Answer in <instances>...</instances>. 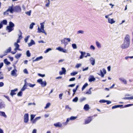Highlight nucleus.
I'll return each instance as SVG.
<instances>
[{
  "mask_svg": "<svg viewBox=\"0 0 133 133\" xmlns=\"http://www.w3.org/2000/svg\"><path fill=\"white\" fill-rule=\"evenodd\" d=\"M44 23L43 22V23H41L40 24L41 25V29H40L39 27H38V31H37L38 32V33H41L42 32L43 33H46L45 31L44 30V25L43 24V23Z\"/></svg>",
  "mask_w": 133,
  "mask_h": 133,
  "instance_id": "f257e3e1",
  "label": "nucleus"
},
{
  "mask_svg": "<svg viewBox=\"0 0 133 133\" xmlns=\"http://www.w3.org/2000/svg\"><path fill=\"white\" fill-rule=\"evenodd\" d=\"M130 42L124 41V43L121 46V48L123 49L127 48L129 46Z\"/></svg>",
  "mask_w": 133,
  "mask_h": 133,
  "instance_id": "f03ea898",
  "label": "nucleus"
},
{
  "mask_svg": "<svg viewBox=\"0 0 133 133\" xmlns=\"http://www.w3.org/2000/svg\"><path fill=\"white\" fill-rule=\"evenodd\" d=\"M61 44H64L65 46L68 44V42L70 41V39L69 38H64L63 39L61 40Z\"/></svg>",
  "mask_w": 133,
  "mask_h": 133,
  "instance_id": "7ed1b4c3",
  "label": "nucleus"
},
{
  "mask_svg": "<svg viewBox=\"0 0 133 133\" xmlns=\"http://www.w3.org/2000/svg\"><path fill=\"white\" fill-rule=\"evenodd\" d=\"M37 82L41 85L42 87H44L46 85V83L45 81H43L42 79H38L37 80Z\"/></svg>",
  "mask_w": 133,
  "mask_h": 133,
  "instance_id": "20e7f679",
  "label": "nucleus"
},
{
  "mask_svg": "<svg viewBox=\"0 0 133 133\" xmlns=\"http://www.w3.org/2000/svg\"><path fill=\"white\" fill-rule=\"evenodd\" d=\"M97 115L96 114L94 116L88 117V118L85 121L84 124H87L89 123L92 120V118L94 116H97Z\"/></svg>",
  "mask_w": 133,
  "mask_h": 133,
  "instance_id": "39448f33",
  "label": "nucleus"
},
{
  "mask_svg": "<svg viewBox=\"0 0 133 133\" xmlns=\"http://www.w3.org/2000/svg\"><path fill=\"white\" fill-rule=\"evenodd\" d=\"M14 45L16 47V48L15 49V51L14 52L11 51V53L13 54H15L16 52V50H20L19 48V45L18 43H14Z\"/></svg>",
  "mask_w": 133,
  "mask_h": 133,
  "instance_id": "423d86ee",
  "label": "nucleus"
},
{
  "mask_svg": "<svg viewBox=\"0 0 133 133\" xmlns=\"http://www.w3.org/2000/svg\"><path fill=\"white\" fill-rule=\"evenodd\" d=\"M7 11L9 12L11 14H13L14 12V6L13 5L11 6H9L7 9Z\"/></svg>",
  "mask_w": 133,
  "mask_h": 133,
  "instance_id": "0eeeda50",
  "label": "nucleus"
},
{
  "mask_svg": "<svg viewBox=\"0 0 133 133\" xmlns=\"http://www.w3.org/2000/svg\"><path fill=\"white\" fill-rule=\"evenodd\" d=\"M29 121V114L28 113L25 114L24 116V122L25 123H27Z\"/></svg>",
  "mask_w": 133,
  "mask_h": 133,
  "instance_id": "6e6552de",
  "label": "nucleus"
},
{
  "mask_svg": "<svg viewBox=\"0 0 133 133\" xmlns=\"http://www.w3.org/2000/svg\"><path fill=\"white\" fill-rule=\"evenodd\" d=\"M14 12H18L20 11L21 10V9L20 6H16L14 7Z\"/></svg>",
  "mask_w": 133,
  "mask_h": 133,
  "instance_id": "1a4fd4ad",
  "label": "nucleus"
},
{
  "mask_svg": "<svg viewBox=\"0 0 133 133\" xmlns=\"http://www.w3.org/2000/svg\"><path fill=\"white\" fill-rule=\"evenodd\" d=\"M5 105L4 102L1 99H0V109L4 108Z\"/></svg>",
  "mask_w": 133,
  "mask_h": 133,
  "instance_id": "9d476101",
  "label": "nucleus"
},
{
  "mask_svg": "<svg viewBox=\"0 0 133 133\" xmlns=\"http://www.w3.org/2000/svg\"><path fill=\"white\" fill-rule=\"evenodd\" d=\"M103 73L102 71L101 70H100V72L101 74H98L100 75L102 77H103L104 76V74H105L106 73V72L105 69H103Z\"/></svg>",
  "mask_w": 133,
  "mask_h": 133,
  "instance_id": "9b49d317",
  "label": "nucleus"
},
{
  "mask_svg": "<svg viewBox=\"0 0 133 133\" xmlns=\"http://www.w3.org/2000/svg\"><path fill=\"white\" fill-rule=\"evenodd\" d=\"M18 89L17 88H16L14 90H11L10 93V95L12 97H13L14 95H15L16 94V93L15 92Z\"/></svg>",
  "mask_w": 133,
  "mask_h": 133,
  "instance_id": "f8f14e48",
  "label": "nucleus"
},
{
  "mask_svg": "<svg viewBox=\"0 0 133 133\" xmlns=\"http://www.w3.org/2000/svg\"><path fill=\"white\" fill-rule=\"evenodd\" d=\"M130 36L129 35H126L125 37L124 41L130 42Z\"/></svg>",
  "mask_w": 133,
  "mask_h": 133,
  "instance_id": "ddd939ff",
  "label": "nucleus"
},
{
  "mask_svg": "<svg viewBox=\"0 0 133 133\" xmlns=\"http://www.w3.org/2000/svg\"><path fill=\"white\" fill-rule=\"evenodd\" d=\"M56 49L59 51L63 52L64 53H66L67 51L65 49H64L60 47H59L56 48Z\"/></svg>",
  "mask_w": 133,
  "mask_h": 133,
  "instance_id": "4468645a",
  "label": "nucleus"
},
{
  "mask_svg": "<svg viewBox=\"0 0 133 133\" xmlns=\"http://www.w3.org/2000/svg\"><path fill=\"white\" fill-rule=\"evenodd\" d=\"M6 30L8 31L9 32H10L14 30V28L10 26H8L6 27Z\"/></svg>",
  "mask_w": 133,
  "mask_h": 133,
  "instance_id": "2eb2a0df",
  "label": "nucleus"
},
{
  "mask_svg": "<svg viewBox=\"0 0 133 133\" xmlns=\"http://www.w3.org/2000/svg\"><path fill=\"white\" fill-rule=\"evenodd\" d=\"M54 125L56 127L61 128L62 126V124L59 122L54 124Z\"/></svg>",
  "mask_w": 133,
  "mask_h": 133,
  "instance_id": "dca6fc26",
  "label": "nucleus"
},
{
  "mask_svg": "<svg viewBox=\"0 0 133 133\" xmlns=\"http://www.w3.org/2000/svg\"><path fill=\"white\" fill-rule=\"evenodd\" d=\"M119 80L122 82L124 84H127V81L126 80L123 78H119Z\"/></svg>",
  "mask_w": 133,
  "mask_h": 133,
  "instance_id": "f3484780",
  "label": "nucleus"
},
{
  "mask_svg": "<svg viewBox=\"0 0 133 133\" xmlns=\"http://www.w3.org/2000/svg\"><path fill=\"white\" fill-rule=\"evenodd\" d=\"M25 83L24 84V85L23 86V87L21 89V90L22 91H24L25 89H26V85H27V83L26 82V80H25Z\"/></svg>",
  "mask_w": 133,
  "mask_h": 133,
  "instance_id": "a211bd4d",
  "label": "nucleus"
},
{
  "mask_svg": "<svg viewBox=\"0 0 133 133\" xmlns=\"http://www.w3.org/2000/svg\"><path fill=\"white\" fill-rule=\"evenodd\" d=\"M90 62L92 65H94L95 64V59L91 57L90 59Z\"/></svg>",
  "mask_w": 133,
  "mask_h": 133,
  "instance_id": "6ab92c4d",
  "label": "nucleus"
},
{
  "mask_svg": "<svg viewBox=\"0 0 133 133\" xmlns=\"http://www.w3.org/2000/svg\"><path fill=\"white\" fill-rule=\"evenodd\" d=\"M108 22L111 24H112L115 22V21H114L113 19H110V18L108 19Z\"/></svg>",
  "mask_w": 133,
  "mask_h": 133,
  "instance_id": "aec40b11",
  "label": "nucleus"
},
{
  "mask_svg": "<svg viewBox=\"0 0 133 133\" xmlns=\"http://www.w3.org/2000/svg\"><path fill=\"white\" fill-rule=\"evenodd\" d=\"M35 44V43L33 40L31 39L30 43H28V46L30 47L32 45Z\"/></svg>",
  "mask_w": 133,
  "mask_h": 133,
  "instance_id": "412c9836",
  "label": "nucleus"
},
{
  "mask_svg": "<svg viewBox=\"0 0 133 133\" xmlns=\"http://www.w3.org/2000/svg\"><path fill=\"white\" fill-rule=\"evenodd\" d=\"M90 108L89 107V105L88 104H85L84 107V109L85 111L88 110Z\"/></svg>",
  "mask_w": 133,
  "mask_h": 133,
  "instance_id": "4be33fe9",
  "label": "nucleus"
},
{
  "mask_svg": "<svg viewBox=\"0 0 133 133\" xmlns=\"http://www.w3.org/2000/svg\"><path fill=\"white\" fill-rule=\"evenodd\" d=\"M1 23L2 24V25H6L7 24V21L6 19L3 20L1 22Z\"/></svg>",
  "mask_w": 133,
  "mask_h": 133,
  "instance_id": "5701e85b",
  "label": "nucleus"
},
{
  "mask_svg": "<svg viewBox=\"0 0 133 133\" xmlns=\"http://www.w3.org/2000/svg\"><path fill=\"white\" fill-rule=\"evenodd\" d=\"M4 63L7 65H9L10 64V63L8 61V59L6 58L4 59Z\"/></svg>",
  "mask_w": 133,
  "mask_h": 133,
  "instance_id": "b1692460",
  "label": "nucleus"
},
{
  "mask_svg": "<svg viewBox=\"0 0 133 133\" xmlns=\"http://www.w3.org/2000/svg\"><path fill=\"white\" fill-rule=\"evenodd\" d=\"M0 115L2 116H3L5 118L6 117V115L4 112L0 111Z\"/></svg>",
  "mask_w": 133,
  "mask_h": 133,
  "instance_id": "393cba45",
  "label": "nucleus"
},
{
  "mask_svg": "<svg viewBox=\"0 0 133 133\" xmlns=\"http://www.w3.org/2000/svg\"><path fill=\"white\" fill-rule=\"evenodd\" d=\"M43 57L42 56H40V57H37L36 59L33 60V62L36 61H38L39 60L43 58Z\"/></svg>",
  "mask_w": 133,
  "mask_h": 133,
  "instance_id": "a878e982",
  "label": "nucleus"
},
{
  "mask_svg": "<svg viewBox=\"0 0 133 133\" xmlns=\"http://www.w3.org/2000/svg\"><path fill=\"white\" fill-rule=\"evenodd\" d=\"M124 99H133V96L129 97H124L122 98Z\"/></svg>",
  "mask_w": 133,
  "mask_h": 133,
  "instance_id": "bb28decb",
  "label": "nucleus"
},
{
  "mask_svg": "<svg viewBox=\"0 0 133 133\" xmlns=\"http://www.w3.org/2000/svg\"><path fill=\"white\" fill-rule=\"evenodd\" d=\"M16 71H17L16 69H14L12 70L11 72V74L12 75L14 76L16 74Z\"/></svg>",
  "mask_w": 133,
  "mask_h": 133,
  "instance_id": "cd10ccee",
  "label": "nucleus"
},
{
  "mask_svg": "<svg viewBox=\"0 0 133 133\" xmlns=\"http://www.w3.org/2000/svg\"><path fill=\"white\" fill-rule=\"evenodd\" d=\"M9 26L13 28V27L15 25L12 22H9Z\"/></svg>",
  "mask_w": 133,
  "mask_h": 133,
  "instance_id": "c85d7f7f",
  "label": "nucleus"
},
{
  "mask_svg": "<svg viewBox=\"0 0 133 133\" xmlns=\"http://www.w3.org/2000/svg\"><path fill=\"white\" fill-rule=\"evenodd\" d=\"M88 85V84L87 83H85L84 85L83 86L82 89V90H83L86 87H87Z\"/></svg>",
  "mask_w": 133,
  "mask_h": 133,
  "instance_id": "c756f323",
  "label": "nucleus"
},
{
  "mask_svg": "<svg viewBox=\"0 0 133 133\" xmlns=\"http://www.w3.org/2000/svg\"><path fill=\"white\" fill-rule=\"evenodd\" d=\"M21 56V54H17L15 56V57L17 59H18L20 58V57Z\"/></svg>",
  "mask_w": 133,
  "mask_h": 133,
  "instance_id": "7c9ffc66",
  "label": "nucleus"
},
{
  "mask_svg": "<svg viewBox=\"0 0 133 133\" xmlns=\"http://www.w3.org/2000/svg\"><path fill=\"white\" fill-rule=\"evenodd\" d=\"M96 45L97 47L98 48H100L101 47L100 44L98 41L96 42Z\"/></svg>",
  "mask_w": 133,
  "mask_h": 133,
  "instance_id": "2f4dec72",
  "label": "nucleus"
},
{
  "mask_svg": "<svg viewBox=\"0 0 133 133\" xmlns=\"http://www.w3.org/2000/svg\"><path fill=\"white\" fill-rule=\"evenodd\" d=\"M92 89V88H90L89 89V90L88 91L86 92H85L86 94H91V90Z\"/></svg>",
  "mask_w": 133,
  "mask_h": 133,
  "instance_id": "473e14b6",
  "label": "nucleus"
},
{
  "mask_svg": "<svg viewBox=\"0 0 133 133\" xmlns=\"http://www.w3.org/2000/svg\"><path fill=\"white\" fill-rule=\"evenodd\" d=\"M95 79V78L94 77H92L90 78L89 79V81L90 82H92V81H94Z\"/></svg>",
  "mask_w": 133,
  "mask_h": 133,
  "instance_id": "72a5a7b5",
  "label": "nucleus"
},
{
  "mask_svg": "<svg viewBox=\"0 0 133 133\" xmlns=\"http://www.w3.org/2000/svg\"><path fill=\"white\" fill-rule=\"evenodd\" d=\"M26 55L28 57H30V56L31 54L29 50H28L26 51Z\"/></svg>",
  "mask_w": 133,
  "mask_h": 133,
  "instance_id": "f704fd0d",
  "label": "nucleus"
},
{
  "mask_svg": "<svg viewBox=\"0 0 133 133\" xmlns=\"http://www.w3.org/2000/svg\"><path fill=\"white\" fill-rule=\"evenodd\" d=\"M30 116V120L31 121H32L33 119L35 117V115L33 114H31V115Z\"/></svg>",
  "mask_w": 133,
  "mask_h": 133,
  "instance_id": "c9c22d12",
  "label": "nucleus"
},
{
  "mask_svg": "<svg viewBox=\"0 0 133 133\" xmlns=\"http://www.w3.org/2000/svg\"><path fill=\"white\" fill-rule=\"evenodd\" d=\"M28 85L29 87L31 88H33L36 85V84H32L31 83H29L28 84Z\"/></svg>",
  "mask_w": 133,
  "mask_h": 133,
  "instance_id": "e433bc0d",
  "label": "nucleus"
},
{
  "mask_svg": "<svg viewBox=\"0 0 133 133\" xmlns=\"http://www.w3.org/2000/svg\"><path fill=\"white\" fill-rule=\"evenodd\" d=\"M82 64L81 63H77L75 66V68H78L80 67L81 66Z\"/></svg>",
  "mask_w": 133,
  "mask_h": 133,
  "instance_id": "4c0bfd02",
  "label": "nucleus"
},
{
  "mask_svg": "<svg viewBox=\"0 0 133 133\" xmlns=\"http://www.w3.org/2000/svg\"><path fill=\"white\" fill-rule=\"evenodd\" d=\"M50 105V103H47L46 105V106L44 107V108L46 109L49 108V107Z\"/></svg>",
  "mask_w": 133,
  "mask_h": 133,
  "instance_id": "58836bf2",
  "label": "nucleus"
},
{
  "mask_svg": "<svg viewBox=\"0 0 133 133\" xmlns=\"http://www.w3.org/2000/svg\"><path fill=\"white\" fill-rule=\"evenodd\" d=\"M35 24L34 23H32L30 25L29 28L30 29H32L33 27V26Z\"/></svg>",
  "mask_w": 133,
  "mask_h": 133,
  "instance_id": "ea45409f",
  "label": "nucleus"
},
{
  "mask_svg": "<svg viewBox=\"0 0 133 133\" xmlns=\"http://www.w3.org/2000/svg\"><path fill=\"white\" fill-rule=\"evenodd\" d=\"M70 119L71 120H73L77 118V117H75L73 116H72L70 117Z\"/></svg>",
  "mask_w": 133,
  "mask_h": 133,
  "instance_id": "a19ab883",
  "label": "nucleus"
},
{
  "mask_svg": "<svg viewBox=\"0 0 133 133\" xmlns=\"http://www.w3.org/2000/svg\"><path fill=\"white\" fill-rule=\"evenodd\" d=\"M22 91L21 90L17 94V96H22Z\"/></svg>",
  "mask_w": 133,
  "mask_h": 133,
  "instance_id": "79ce46f5",
  "label": "nucleus"
},
{
  "mask_svg": "<svg viewBox=\"0 0 133 133\" xmlns=\"http://www.w3.org/2000/svg\"><path fill=\"white\" fill-rule=\"evenodd\" d=\"M78 100V98L77 97H76L72 100V101L74 102H77Z\"/></svg>",
  "mask_w": 133,
  "mask_h": 133,
  "instance_id": "37998d69",
  "label": "nucleus"
},
{
  "mask_svg": "<svg viewBox=\"0 0 133 133\" xmlns=\"http://www.w3.org/2000/svg\"><path fill=\"white\" fill-rule=\"evenodd\" d=\"M70 120V118H67L66 122L64 123V124L65 125H66Z\"/></svg>",
  "mask_w": 133,
  "mask_h": 133,
  "instance_id": "c03bdc74",
  "label": "nucleus"
},
{
  "mask_svg": "<svg viewBox=\"0 0 133 133\" xmlns=\"http://www.w3.org/2000/svg\"><path fill=\"white\" fill-rule=\"evenodd\" d=\"M45 2L47 3L45 5V6L46 7H48L49 6L50 4V1H45Z\"/></svg>",
  "mask_w": 133,
  "mask_h": 133,
  "instance_id": "a18cd8bd",
  "label": "nucleus"
},
{
  "mask_svg": "<svg viewBox=\"0 0 133 133\" xmlns=\"http://www.w3.org/2000/svg\"><path fill=\"white\" fill-rule=\"evenodd\" d=\"M72 46L74 49H76L77 48V46L76 44H72Z\"/></svg>",
  "mask_w": 133,
  "mask_h": 133,
  "instance_id": "49530a36",
  "label": "nucleus"
},
{
  "mask_svg": "<svg viewBox=\"0 0 133 133\" xmlns=\"http://www.w3.org/2000/svg\"><path fill=\"white\" fill-rule=\"evenodd\" d=\"M133 104H129L127 105H125L124 106L123 108H126L127 107H129V106H131Z\"/></svg>",
  "mask_w": 133,
  "mask_h": 133,
  "instance_id": "de8ad7c7",
  "label": "nucleus"
},
{
  "mask_svg": "<svg viewBox=\"0 0 133 133\" xmlns=\"http://www.w3.org/2000/svg\"><path fill=\"white\" fill-rule=\"evenodd\" d=\"M51 50V49L50 48H49L46 49L45 51H44L45 53H46L48 52L49 51Z\"/></svg>",
  "mask_w": 133,
  "mask_h": 133,
  "instance_id": "09e8293b",
  "label": "nucleus"
},
{
  "mask_svg": "<svg viewBox=\"0 0 133 133\" xmlns=\"http://www.w3.org/2000/svg\"><path fill=\"white\" fill-rule=\"evenodd\" d=\"M4 78L3 75L1 73V72H0V79H3Z\"/></svg>",
  "mask_w": 133,
  "mask_h": 133,
  "instance_id": "8fccbe9b",
  "label": "nucleus"
},
{
  "mask_svg": "<svg viewBox=\"0 0 133 133\" xmlns=\"http://www.w3.org/2000/svg\"><path fill=\"white\" fill-rule=\"evenodd\" d=\"M8 11H7V10L5 12H4L3 14L4 15H9V12Z\"/></svg>",
  "mask_w": 133,
  "mask_h": 133,
  "instance_id": "3c124183",
  "label": "nucleus"
},
{
  "mask_svg": "<svg viewBox=\"0 0 133 133\" xmlns=\"http://www.w3.org/2000/svg\"><path fill=\"white\" fill-rule=\"evenodd\" d=\"M29 37V36H27L26 38H25L24 39V40L26 42H27Z\"/></svg>",
  "mask_w": 133,
  "mask_h": 133,
  "instance_id": "603ef678",
  "label": "nucleus"
},
{
  "mask_svg": "<svg viewBox=\"0 0 133 133\" xmlns=\"http://www.w3.org/2000/svg\"><path fill=\"white\" fill-rule=\"evenodd\" d=\"M77 72H74L71 73V76H74L77 74Z\"/></svg>",
  "mask_w": 133,
  "mask_h": 133,
  "instance_id": "864d4df0",
  "label": "nucleus"
},
{
  "mask_svg": "<svg viewBox=\"0 0 133 133\" xmlns=\"http://www.w3.org/2000/svg\"><path fill=\"white\" fill-rule=\"evenodd\" d=\"M65 107V109H68L70 110L71 109V108L69 107L68 105H66Z\"/></svg>",
  "mask_w": 133,
  "mask_h": 133,
  "instance_id": "5fc2aeb1",
  "label": "nucleus"
},
{
  "mask_svg": "<svg viewBox=\"0 0 133 133\" xmlns=\"http://www.w3.org/2000/svg\"><path fill=\"white\" fill-rule=\"evenodd\" d=\"M99 102L100 103H105L106 102V100H105L103 99L100 100Z\"/></svg>",
  "mask_w": 133,
  "mask_h": 133,
  "instance_id": "6e6d98bb",
  "label": "nucleus"
},
{
  "mask_svg": "<svg viewBox=\"0 0 133 133\" xmlns=\"http://www.w3.org/2000/svg\"><path fill=\"white\" fill-rule=\"evenodd\" d=\"M38 76L42 77H43L45 76V74H41L39 73L38 74Z\"/></svg>",
  "mask_w": 133,
  "mask_h": 133,
  "instance_id": "4d7b16f0",
  "label": "nucleus"
},
{
  "mask_svg": "<svg viewBox=\"0 0 133 133\" xmlns=\"http://www.w3.org/2000/svg\"><path fill=\"white\" fill-rule=\"evenodd\" d=\"M11 50V47H9L7 50L6 51L8 53L10 52Z\"/></svg>",
  "mask_w": 133,
  "mask_h": 133,
  "instance_id": "13d9d810",
  "label": "nucleus"
},
{
  "mask_svg": "<svg viewBox=\"0 0 133 133\" xmlns=\"http://www.w3.org/2000/svg\"><path fill=\"white\" fill-rule=\"evenodd\" d=\"M75 78L72 77V78H70L69 79V81H74L75 80Z\"/></svg>",
  "mask_w": 133,
  "mask_h": 133,
  "instance_id": "bf43d9fd",
  "label": "nucleus"
},
{
  "mask_svg": "<svg viewBox=\"0 0 133 133\" xmlns=\"http://www.w3.org/2000/svg\"><path fill=\"white\" fill-rule=\"evenodd\" d=\"M62 71H63V73L65 74V72H66V70L65 69V68H62Z\"/></svg>",
  "mask_w": 133,
  "mask_h": 133,
  "instance_id": "052dcab7",
  "label": "nucleus"
},
{
  "mask_svg": "<svg viewBox=\"0 0 133 133\" xmlns=\"http://www.w3.org/2000/svg\"><path fill=\"white\" fill-rule=\"evenodd\" d=\"M26 13L28 15L30 16L31 15V11H27V12H26Z\"/></svg>",
  "mask_w": 133,
  "mask_h": 133,
  "instance_id": "680f3d73",
  "label": "nucleus"
},
{
  "mask_svg": "<svg viewBox=\"0 0 133 133\" xmlns=\"http://www.w3.org/2000/svg\"><path fill=\"white\" fill-rule=\"evenodd\" d=\"M88 68H89L88 67H87L85 68H83L82 69V71H84L87 70L88 69Z\"/></svg>",
  "mask_w": 133,
  "mask_h": 133,
  "instance_id": "e2e57ef3",
  "label": "nucleus"
},
{
  "mask_svg": "<svg viewBox=\"0 0 133 133\" xmlns=\"http://www.w3.org/2000/svg\"><path fill=\"white\" fill-rule=\"evenodd\" d=\"M83 33H84V31H83L81 30H79V31H78L77 32V33L78 34H79V33L83 34Z\"/></svg>",
  "mask_w": 133,
  "mask_h": 133,
  "instance_id": "0e129e2a",
  "label": "nucleus"
},
{
  "mask_svg": "<svg viewBox=\"0 0 133 133\" xmlns=\"http://www.w3.org/2000/svg\"><path fill=\"white\" fill-rule=\"evenodd\" d=\"M4 97L6 98L9 101H10V99L9 98V97L8 96H5V95H4Z\"/></svg>",
  "mask_w": 133,
  "mask_h": 133,
  "instance_id": "69168bd1",
  "label": "nucleus"
},
{
  "mask_svg": "<svg viewBox=\"0 0 133 133\" xmlns=\"http://www.w3.org/2000/svg\"><path fill=\"white\" fill-rule=\"evenodd\" d=\"M75 85V84H72L70 85H69L68 86L69 87H73Z\"/></svg>",
  "mask_w": 133,
  "mask_h": 133,
  "instance_id": "338daca9",
  "label": "nucleus"
},
{
  "mask_svg": "<svg viewBox=\"0 0 133 133\" xmlns=\"http://www.w3.org/2000/svg\"><path fill=\"white\" fill-rule=\"evenodd\" d=\"M90 49H91L94 50L95 49V48L93 45H91L90 47Z\"/></svg>",
  "mask_w": 133,
  "mask_h": 133,
  "instance_id": "774afa93",
  "label": "nucleus"
}]
</instances>
